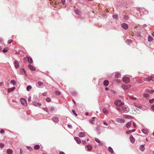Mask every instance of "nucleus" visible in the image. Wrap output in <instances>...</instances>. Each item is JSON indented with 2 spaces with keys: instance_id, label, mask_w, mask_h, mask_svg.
I'll return each instance as SVG.
<instances>
[{
  "instance_id": "obj_49",
  "label": "nucleus",
  "mask_w": 154,
  "mask_h": 154,
  "mask_svg": "<svg viewBox=\"0 0 154 154\" xmlns=\"http://www.w3.org/2000/svg\"><path fill=\"white\" fill-rule=\"evenodd\" d=\"M154 100V99H152V100H149V102L150 103H152L153 102V101Z\"/></svg>"
},
{
  "instance_id": "obj_14",
  "label": "nucleus",
  "mask_w": 154,
  "mask_h": 154,
  "mask_svg": "<svg viewBox=\"0 0 154 154\" xmlns=\"http://www.w3.org/2000/svg\"><path fill=\"white\" fill-rule=\"evenodd\" d=\"M109 82L107 80L104 81L103 82L104 85L106 87L107 86L109 85Z\"/></svg>"
},
{
  "instance_id": "obj_44",
  "label": "nucleus",
  "mask_w": 154,
  "mask_h": 154,
  "mask_svg": "<svg viewBox=\"0 0 154 154\" xmlns=\"http://www.w3.org/2000/svg\"><path fill=\"white\" fill-rule=\"evenodd\" d=\"M71 94L74 96H76L77 95V93L76 92H71Z\"/></svg>"
},
{
  "instance_id": "obj_34",
  "label": "nucleus",
  "mask_w": 154,
  "mask_h": 154,
  "mask_svg": "<svg viewBox=\"0 0 154 154\" xmlns=\"http://www.w3.org/2000/svg\"><path fill=\"white\" fill-rule=\"evenodd\" d=\"M33 103L34 105L35 106H41V104L40 103L34 102V103Z\"/></svg>"
},
{
  "instance_id": "obj_38",
  "label": "nucleus",
  "mask_w": 154,
  "mask_h": 154,
  "mask_svg": "<svg viewBox=\"0 0 154 154\" xmlns=\"http://www.w3.org/2000/svg\"><path fill=\"white\" fill-rule=\"evenodd\" d=\"M95 140L96 142H97L98 143H100L101 142L100 140L98 138H95Z\"/></svg>"
},
{
  "instance_id": "obj_17",
  "label": "nucleus",
  "mask_w": 154,
  "mask_h": 154,
  "mask_svg": "<svg viewBox=\"0 0 154 154\" xmlns=\"http://www.w3.org/2000/svg\"><path fill=\"white\" fill-rule=\"evenodd\" d=\"M52 120L55 122H58L59 120L58 117L56 116H54L52 118Z\"/></svg>"
},
{
  "instance_id": "obj_52",
  "label": "nucleus",
  "mask_w": 154,
  "mask_h": 154,
  "mask_svg": "<svg viewBox=\"0 0 154 154\" xmlns=\"http://www.w3.org/2000/svg\"><path fill=\"white\" fill-rule=\"evenodd\" d=\"M31 97H29L28 98V101L29 102H30V101H31Z\"/></svg>"
},
{
  "instance_id": "obj_21",
  "label": "nucleus",
  "mask_w": 154,
  "mask_h": 154,
  "mask_svg": "<svg viewBox=\"0 0 154 154\" xmlns=\"http://www.w3.org/2000/svg\"><path fill=\"white\" fill-rule=\"evenodd\" d=\"M135 130H136V129H133L131 130H128L127 131H126V133L127 134H128L134 132V131H135Z\"/></svg>"
},
{
  "instance_id": "obj_56",
  "label": "nucleus",
  "mask_w": 154,
  "mask_h": 154,
  "mask_svg": "<svg viewBox=\"0 0 154 154\" xmlns=\"http://www.w3.org/2000/svg\"><path fill=\"white\" fill-rule=\"evenodd\" d=\"M133 125L134 126V128H136V124L134 122H133Z\"/></svg>"
},
{
  "instance_id": "obj_4",
  "label": "nucleus",
  "mask_w": 154,
  "mask_h": 154,
  "mask_svg": "<svg viewBox=\"0 0 154 154\" xmlns=\"http://www.w3.org/2000/svg\"><path fill=\"white\" fill-rule=\"evenodd\" d=\"M131 86L130 85H123L122 86V88L124 90L130 88Z\"/></svg>"
},
{
  "instance_id": "obj_45",
  "label": "nucleus",
  "mask_w": 154,
  "mask_h": 154,
  "mask_svg": "<svg viewBox=\"0 0 154 154\" xmlns=\"http://www.w3.org/2000/svg\"><path fill=\"white\" fill-rule=\"evenodd\" d=\"M46 101L48 102H50L51 101V99L49 97H48L46 99Z\"/></svg>"
},
{
  "instance_id": "obj_32",
  "label": "nucleus",
  "mask_w": 154,
  "mask_h": 154,
  "mask_svg": "<svg viewBox=\"0 0 154 154\" xmlns=\"http://www.w3.org/2000/svg\"><path fill=\"white\" fill-rule=\"evenodd\" d=\"M123 19L125 20H128L129 19V17L128 15H124Z\"/></svg>"
},
{
  "instance_id": "obj_36",
  "label": "nucleus",
  "mask_w": 154,
  "mask_h": 154,
  "mask_svg": "<svg viewBox=\"0 0 154 154\" xmlns=\"http://www.w3.org/2000/svg\"><path fill=\"white\" fill-rule=\"evenodd\" d=\"M31 88L32 87L30 85H28L26 87V90L28 91H29Z\"/></svg>"
},
{
  "instance_id": "obj_62",
  "label": "nucleus",
  "mask_w": 154,
  "mask_h": 154,
  "mask_svg": "<svg viewBox=\"0 0 154 154\" xmlns=\"http://www.w3.org/2000/svg\"><path fill=\"white\" fill-rule=\"evenodd\" d=\"M154 92V90H151L150 91V93H153Z\"/></svg>"
},
{
  "instance_id": "obj_9",
  "label": "nucleus",
  "mask_w": 154,
  "mask_h": 154,
  "mask_svg": "<svg viewBox=\"0 0 154 154\" xmlns=\"http://www.w3.org/2000/svg\"><path fill=\"white\" fill-rule=\"evenodd\" d=\"M28 67L32 71H35L36 70L35 68L31 64H29L28 66Z\"/></svg>"
},
{
  "instance_id": "obj_3",
  "label": "nucleus",
  "mask_w": 154,
  "mask_h": 154,
  "mask_svg": "<svg viewBox=\"0 0 154 154\" xmlns=\"http://www.w3.org/2000/svg\"><path fill=\"white\" fill-rule=\"evenodd\" d=\"M122 81L124 82L127 83L130 82V79L128 77L125 76L123 78Z\"/></svg>"
},
{
  "instance_id": "obj_27",
  "label": "nucleus",
  "mask_w": 154,
  "mask_h": 154,
  "mask_svg": "<svg viewBox=\"0 0 154 154\" xmlns=\"http://www.w3.org/2000/svg\"><path fill=\"white\" fill-rule=\"evenodd\" d=\"M85 147L86 149L87 148V149L88 150H91L92 148V146H90V145L86 146Z\"/></svg>"
},
{
  "instance_id": "obj_5",
  "label": "nucleus",
  "mask_w": 154,
  "mask_h": 154,
  "mask_svg": "<svg viewBox=\"0 0 154 154\" xmlns=\"http://www.w3.org/2000/svg\"><path fill=\"white\" fill-rule=\"evenodd\" d=\"M96 131L98 134H100L101 132V127L100 126L97 127L96 128Z\"/></svg>"
},
{
  "instance_id": "obj_7",
  "label": "nucleus",
  "mask_w": 154,
  "mask_h": 154,
  "mask_svg": "<svg viewBox=\"0 0 154 154\" xmlns=\"http://www.w3.org/2000/svg\"><path fill=\"white\" fill-rule=\"evenodd\" d=\"M116 121L119 123H123L125 121L124 119L121 118H117L116 119Z\"/></svg>"
},
{
  "instance_id": "obj_23",
  "label": "nucleus",
  "mask_w": 154,
  "mask_h": 154,
  "mask_svg": "<svg viewBox=\"0 0 154 154\" xmlns=\"http://www.w3.org/2000/svg\"><path fill=\"white\" fill-rule=\"evenodd\" d=\"M120 76L121 74L119 72H116L115 74V77L116 78H118L120 77Z\"/></svg>"
},
{
  "instance_id": "obj_26",
  "label": "nucleus",
  "mask_w": 154,
  "mask_h": 154,
  "mask_svg": "<svg viewBox=\"0 0 154 154\" xmlns=\"http://www.w3.org/2000/svg\"><path fill=\"white\" fill-rule=\"evenodd\" d=\"M153 38L151 35H149L148 37V42H150L153 40Z\"/></svg>"
},
{
  "instance_id": "obj_48",
  "label": "nucleus",
  "mask_w": 154,
  "mask_h": 154,
  "mask_svg": "<svg viewBox=\"0 0 154 154\" xmlns=\"http://www.w3.org/2000/svg\"><path fill=\"white\" fill-rule=\"evenodd\" d=\"M89 122L91 124H93L94 123V121L93 120H90Z\"/></svg>"
},
{
  "instance_id": "obj_55",
  "label": "nucleus",
  "mask_w": 154,
  "mask_h": 154,
  "mask_svg": "<svg viewBox=\"0 0 154 154\" xmlns=\"http://www.w3.org/2000/svg\"><path fill=\"white\" fill-rule=\"evenodd\" d=\"M68 128H72V126L71 125H68Z\"/></svg>"
},
{
  "instance_id": "obj_43",
  "label": "nucleus",
  "mask_w": 154,
  "mask_h": 154,
  "mask_svg": "<svg viewBox=\"0 0 154 154\" xmlns=\"http://www.w3.org/2000/svg\"><path fill=\"white\" fill-rule=\"evenodd\" d=\"M13 41V40L12 39H10L8 40V44H10Z\"/></svg>"
},
{
  "instance_id": "obj_13",
  "label": "nucleus",
  "mask_w": 154,
  "mask_h": 154,
  "mask_svg": "<svg viewBox=\"0 0 154 154\" xmlns=\"http://www.w3.org/2000/svg\"><path fill=\"white\" fill-rule=\"evenodd\" d=\"M144 145H140L139 146V149L142 152H143L145 149V148L144 147Z\"/></svg>"
},
{
  "instance_id": "obj_11",
  "label": "nucleus",
  "mask_w": 154,
  "mask_h": 154,
  "mask_svg": "<svg viewBox=\"0 0 154 154\" xmlns=\"http://www.w3.org/2000/svg\"><path fill=\"white\" fill-rule=\"evenodd\" d=\"M14 64L15 67L17 69H18L19 67V63L17 60H15L14 62Z\"/></svg>"
},
{
  "instance_id": "obj_40",
  "label": "nucleus",
  "mask_w": 154,
  "mask_h": 154,
  "mask_svg": "<svg viewBox=\"0 0 154 154\" xmlns=\"http://www.w3.org/2000/svg\"><path fill=\"white\" fill-rule=\"evenodd\" d=\"M11 83L13 84L14 85H15V81L14 80H12L11 82Z\"/></svg>"
},
{
  "instance_id": "obj_24",
  "label": "nucleus",
  "mask_w": 154,
  "mask_h": 154,
  "mask_svg": "<svg viewBox=\"0 0 154 154\" xmlns=\"http://www.w3.org/2000/svg\"><path fill=\"white\" fill-rule=\"evenodd\" d=\"M131 124V122H128L126 125V127L128 128H129L130 127Z\"/></svg>"
},
{
  "instance_id": "obj_37",
  "label": "nucleus",
  "mask_w": 154,
  "mask_h": 154,
  "mask_svg": "<svg viewBox=\"0 0 154 154\" xmlns=\"http://www.w3.org/2000/svg\"><path fill=\"white\" fill-rule=\"evenodd\" d=\"M112 17L113 18L117 19L118 18V15L116 14L113 15Z\"/></svg>"
},
{
  "instance_id": "obj_58",
  "label": "nucleus",
  "mask_w": 154,
  "mask_h": 154,
  "mask_svg": "<svg viewBox=\"0 0 154 154\" xmlns=\"http://www.w3.org/2000/svg\"><path fill=\"white\" fill-rule=\"evenodd\" d=\"M82 143L83 144H86V141H85V140L82 141Z\"/></svg>"
},
{
  "instance_id": "obj_12",
  "label": "nucleus",
  "mask_w": 154,
  "mask_h": 154,
  "mask_svg": "<svg viewBox=\"0 0 154 154\" xmlns=\"http://www.w3.org/2000/svg\"><path fill=\"white\" fill-rule=\"evenodd\" d=\"M26 57L29 63L30 64L32 63H33V60L32 58L28 56H27Z\"/></svg>"
},
{
  "instance_id": "obj_46",
  "label": "nucleus",
  "mask_w": 154,
  "mask_h": 154,
  "mask_svg": "<svg viewBox=\"0 0 154 154\" xmlns=\"http://www.w3.org/2000/svg\"><path fill=\"white\" fill-rule=\"evenodd\" d=\"M55 94L56 95H59L61 93L58 91H56L55 92Z\"/></svg>"
},
{
  "instance_id": "obj_60",
  "label": "nucleus",
  "mask_w": 154,
  "mask_h": 154,
  "mask_svg": "<svg viewBox=\"0 0 154 154\" xmlns=\"http://www.w3.org/2000/svg\"><path fill=\"white\" fill-rule=\"evenodd\" d=\"M130 98L132 100H135L136 99V98L135 97H131Z\"/></svg>"
},
{
  "instance_id": "obj_64",
  "label": "nucleus",
  "mask_w": 154,
  "mask_h": 154,
  "mask_svg": "<svg viewBox=\"0 0 154 154\" xmlns=\"http://www.w3.org/2000/svg\"><path fill=\"white\" fill-rule=\"evenodd\" d=\"M137 11H139L140 10V8H137Z\"/></svg>"
},
{
  "instance_id": "obj_28",
  "label": "nucleus",
  "mask_w": 154,
  "mask_h": 154,
  "mask_svg": "<svg viewBox=\"0 0 154 154\" xmlns=\"http://www.w3.org/2000/svg\"><path fill=\"white\" fill-rule=\"evenodd\" d=\"M37 85L39 87H41L43 85V83L42 82L38 81L37 82Z\"/></svg>"
},
{
  "instance_id": "obj_31",
  "label": "nucleus",
  "mask_w": 154,
  "mask_h": 154,
  "mask_svg": "<svg viewBox=\"0 0 154 154\" xmlns=\"http://www.w3.org/2000/svg\"><path fill=\"white\" fill-rule=\"evenodd\" d=\"M108 150L111 153H113V150L112 149V148L110 147V146H109V147H108Z\"/></svg>"
},
{
  "instance_id": "obj_18",
  "label": "nucleus",
  "mask_w": 154,
  "mask_h": 154,
  "mask_svg": "<svg viewBox=\"0 0 154 154\" xmlns=\"http://www.w3.org/2000/svg\"><path fill=\"white\" fill-rule=\"evenodd\" d=\"M152 76H151L148 77L144 79V80L145 81L149 82L151 80L152 78Z\"/></svg>"
},
{
  "instance_id": "obj_2",
  "label": "nucleus",
  "mask_w": 154,
  "mask_h": 154,
  "mask_svg": "<svg viewBox=\"0 0 154 154\" xmlns=\"http://www.w3.org/2000/svg\"><path fill=\"white\" fill-rule=\"evenodd\" d=\"M115 104L118 106H122L124 104V103L122 102L120 100H118L115 101Z\"/></svg>"
},
{
  "instance_id": "obj_8",
  "label": "nucleus",
  "mask_w": 154,
  "mask_h": 154,
  "mask_svg": "<svg viewBox=\"0 0 154 154\" xmlns=\"http://www.w3.org/2000/svg\"><path fill=\"white\" fill-rule=\"evenodd\" d=\"M121 26L122 28L126 30L128 28V25L125 23H123L121 24Z\"/></svg>"
},
{
  "instance_id": "obj_30",
  "label": "nucleus",
  "mask_w": 154,
  "mask_h": 154,
  "mask_svg": "<svg viewBox=\"0 0 154 154\" xmlns=\"http://www.w3.org/2000/svg\"><path fill=\"white\" fill-rule=\"evenodd\" d=\"M7 153L8 154H12L13 151L11 149H8L7 150Z\"/></svg>"
},
{
  "instance_id": "obj_10",
  "label": "nucleus",
  "mask_w": 154,
  "mask_h": 154,
  "mask_svg": "<svg viewBox=\"0 0 154 154\" xmlns=\"http://www.w3.org/2000/svg\"><path fill=\"white\" fill-rule=\"evenodd\" d=\"M74 139L78 144H80L81 143V140L79 137H75Z\"/></svg>"
},
{
  "instance_id": "obj_33",
  "label": "nucleus",
  "mask_w": 154,
  "mask_h": 154,
  "mask_svg": "<svg viewBox=\"0 0 154 154\" xmlns=\"http://www.w3.org/2000/svg\"><path fill=\"white\" fill-rule=\"evenodd\" d=\"M103 112L105 114H107L108 113L107 110L105 108H103L102 110Z\"/></svg>"
},
{
  "instance_id": "obj_22",
  "label": "nucleus",
  "mask_w": 154,
  "mask_h": 154,
  "mask_svg": "<svg viewBox=\"0 0 154 154\" xmlns=\"http://www.w3.org/2000/svg\"><path fill=\"white\" fill-rule=\"evenodd\" d=\"M15 89V87H13L12 88H8V93L10 92L11 91H14Z\"/></svg>"
},
{
  "instance_id": "obj_6",
  "label": "nucleus",
  "mask_w": 154,
  "mask_h": 154,
  "mask_svg": "<svg viewBox=\"0 0 154 154\" xmlns=\"http://www.w3.org/2000/svg\"><path fill=\"white\" fill-rule=\"evenodd\" d=\"M20 101L22 104L24 106L27 105L26 101L25 99L21 98L20 99Z\"/></svg>"
},
{
  "instance_id": "obj_54",
  "label": "nucleus",
  "mask_w": 154,
  "mask_h": 154,
  "mask_svg": "<svg viewBox=\"0 0 154 154\" xmlns=\"http://www.w3.org/2000/svg\"><path fill=\"white\" fill-rule=\"evenodd\" d=\"M127 42H129V43H131L132 42V41L131 40V39H128L127 40Z\"/></svg>"
},
{
  "instance_id": "obj_25",
  "label": "nucleus",
  "mask_w": 154,
  "mask_h": 154,
  "mask_svg": "<svg viewBox=\"0 0 154 154\" xmlns=\"http://www.w3.org/2000/svg\"><path fill=\"white\" fill-rule=\"evenodd\" d=\"M141 131L143 133H144L145 134H148V131L146 129H143L141 130Z\"/></svg>"
},
{
  "instance_id": "obj_16",
  "label": "nucleus",
  "mask_w": 154,
  "mask_h": 154,
  "mask_svg": "<svg viewBox=\"0 0 154 154\" xmlns=\"http://www.w3.org/2000/svg\"><path fill=\"white\" fill-rule=\"evenodd\" d=\"M78 135L80 137H84L85 135V132H80L78 134Z\"/></svg>"
},
{
  "instance_id": "obj_50",
  "label": "nucleus",
  "mask_w": 154,
  "mask_h": 154,
  "mask_svg": "<svg viewBox=\"0 0 154 154\" xmlns=\"http://www.w3.org/2000/svg\"><path fill=\"white\" fill-rule=\"evenodd\" d=\"M151 109L152 110H153L154 111V104L151 107Z\"/></svg>"
},
{
  "instance_id": "obj_41",
  "label": "nucleus",
  "mask_w": 154,
  "mask_h": 154,
  "mask_svg": "<svg viewBox=\"0 0 154 154\" xmlns=\"http://www.w3.org/2000/svg\"><path fill=\"white\" fill-rule=\"evenodd\" d=\"M26 148L27 149L29 150L30 151H31L32 150V148L30 147L27 146Z\"/></svg>"
},
{
  "instance_id": "obj_57",
  "label": "nucleus",
  "mask_w": 154,
  "mask_h": 154,
  "mask_svg": "<svg viewBox=\"0 0 154 154\" xmlns=\"http://www.w3.org/2000/svg\"><path fill=\"white\" fill-rule=\"evenodd\" d=\"M4 144H3L1 143L0 144V147H3L4 146Z\"/></svg>"
},
{
  "instance_id": "obj_29",
  "label": "nucleus",
  "mask_w": 154,
  "mask_h": 154,
  "mask_svg": "<svg viewBox=\"0 0 154 154\" xmlns=\"http://www.w3.org/2000/svg\"><path fill=\"white\" fill-rule=\"evenodd\" d=\"M34 149L36 150L40 148V146L38 145H36L34 147Z\"/></svg>"
},
{
  "instance_id": "obj_59",
  "label": "nucleus",
  "mask_w": 154,
  "mask_h": 154,
  "mask_svg": "<svg viewBox=\"0 0 154 154\" xmlns=\"http://www.w3.org/2000/svg\"><path fill=\"white\" fill-rule=\"evenodd\" d=\"M51 111H52L54 110V108L53 107H51L50 109Z\"/></svg>"
},
{
  "instance_id": "obj_47",
  "label": "nucleus",
  "mask_w": 154,
  "mask_h": 154,
  "mask_svg": "<svg viewBox=\"0 0 154 154\" xmlns=\"http://www.w3.org/2000/svg\"><path fill=\"white\" fill-rule=\"evenodd\" d=\"M143 96L147 98L148 97L149 95L147 94H144L143 95Z\"/></svg>"
},
{
  "instance_id": "obj_35",
  "label": "nucleus",
  "mask_w": 154,
  "mask_h": 154,
  "mask_svg": "<svg viewBox=\"0 0 154 154\" xmlns=\"http://www.w3.org/2000/svg\"><path fill=\"white\" fill-rule=\"evenodd\" d=\"M8 48H5L2 51L4 53H6L8 51Z\"/></svg>"
},
{
  "instance_id": "obj_53",
  "label": "nucleus",
  "mask_w": 154,
  "mask_h": 154,
  "mask_svg": "<svg viewBox=\"0 0 154 154\" xmlns=\"http://www.w3.org/2000/svg\"><path fill=\"white\" fill-rule=\"evenodd\" d=\"M103 123L104 125H107L108 124L107 123L105 122V121H103Z\"/></svg>"
},
{
  "instance_id": "obj_63",
  "label": "nucleus",
  "mask_w": 154,
  "mask_h": 154,
  "mask_svg": "<svg viewBox=\"0 0 154 154\" xmlns=\"http://www.w3.org/2000/svg\"><path fill=\"white\" fill-rule=\"evenodd\" d=\"M5 132V131L3 130V129H2L0 131V132L1 133H4Z\"/></svg>"
},
{
  "instance_id": "obj_19",
  "label": "nucleus",
  "mask_w": 154,
  "mask_h": 154,
  "mask_svg": "<svg viewBox=\"0 0 154 154\" xmlns=\"http://www.w3.org/2000/svg\"><path fill=\"white\" fill-rule=\"evenodd\" d=\"M124 117L125 118L127 119H133L134 118L133 117L131 116L126 115H124Z\"/></svg>"
},
{
  "instance_id": "obj_39",
  "label": "nucleus",
  "mask_w": 154,
  "mask_h": 154,
  "mask_svg": "<svg viewBox=\"0 0 154 154\" xmlns=\"http://www.w3.org/2000/svg\"><path fill=\"white\" fill-rule=\"evenodd\" d=\"M72 112L73 114L75 115L76 117H77L78 116L77 114L76 113L75 111L74 110H72Z\"/></svg>"
},
{
  "instance_id": "obj_15",
  "label": "nucleus",
  "mask_w": 154,
  "mask_h": 154,
  "mask_svg": "<svg viewBox=\"0 0 154 154\" xmlns=\"http://www.w3.org/2000/svg\"><path fill=\"white\" fill-rule=\"evenodd\" d=\"M129 139L130 140V141L131 143H134L135 141V139L134 138V137L132 135L130 136Z\"/></svg>"
},
{
  "instance_id": "obj_20",
  "label": "nucleus",
  "mask_w": 154,
  "mask_h": 154,
  "mask_svg": "<svg viewBox=\"0 0 154 154\" xmlns=\"http://www.w3.org/2000/svg\"><path fill=\"white\" fill-rule=\"evenodd\" d=\"M74 11L75 14L78 15H79L81 14V12L80 10L78 9H75Z\"/></svg>"
},
{
  "instance_id": "obj_42",
  "label": "nucleus",
  "mask_w": 154,
  "mask_h": 154,
  "mask_svg": "<svg viewBox=\"0 0 154 154\" xmlns=\"http://www.w3.org/2000/svg\"><path fill=\"white\" fill-rule=\"evenodd\" d=\"M43 109L45 111L48 112V109L47 108L45 107V108H43Z\"/></svg>"
},
{
  "instance_id": "obj_51",
  "label": "nucleus",
  "mask_w": 154,
  "mask_h": 154,
  "mask_svg": "<svg viewBox=\"0 0 154 154\" xmlns=\"http://www.w3.org/2000/svg\"><path fill=\"white\" fill-rule=\"evenodd\" d=\"M61 0V2L63 5H64L65 3V0Z\"/></svg>"
},
{
  "instance_id": "obj_61",
  "label": "nucleus",
  "mask_w": 154,
  "mask_h": 154,
  "mask_svg": "<svg viewBox=\"0 0 154 154\" xmlns=\"http://www.w3.org/2000/svg\"><path fill=\"white\" fill-rule=\"evenodd\" d=\"M146 92L147 93H149L150 91L148 89H146Z\"/></svg>"
},
{
  "instance_id": "obj_1",
  "label": "nucleus",
  "mask_w": 154,
  "mask_h": 154,
  "mask_svg": "<svg viewBox=\"0 0 154 154\" xmlns=\"http://www.w3.org/2000/svg\"><path fill=\"white\" fill-rule=\"evenodd\" d=\"M116 109L121 113H127L129 110V107L126 105H125L122 107H117Z\"/></svg>"
}]
</instances>
